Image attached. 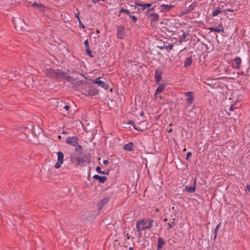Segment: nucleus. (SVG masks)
<instances>
[{
	"instance_id": "nucleus-1",
	"label": "nucleus",
	"mask_w": 250,
	"mask_h": 250,
	"mask_svg": "<svg viewBox=\"0 0 250 250\" xmlns=\"http://www.w3.org/2000/svg\"><path fill=\"white\" fill-rule=\"evenodd\" d=\"M71 162L76 165L84 167L89 162V159L86 154H81L77 156L75 154H71L70 156Z\"/></svg>"
},
{
	"instance_id": "nucleus-2",
	"label": "nucleus",
	"mask_w": 250,
	"mask_h": 250,
	"mask_svg": "<svg viewBox=\"0 0 250 250\" xmlns=\"http://www.w3.org/2000/svg\"><path fill=\"white\" fill-rule=\"evenodd\" d=\"M57 103L56 110L64 116L67 115L69 113V110L70 106L68 105H66L65 103L62 101L58 100Z\"/></svg>"
},
{
	"instance_id": "nucleus-3",
	"label": "nucleus",
	"mask_w": 250,
	"mask_h": 250,
	"mask_svg": "<svg viewBox=\"0 0 250 250\" xmlns=\"http://www.w3.org/2000/svg\"><path fill=\"white\" fill-rule=\"evenodd\" d=\"M66 143L74 146L77 152L82 149V146L79 144V138L77 136L69 137L66 140Z\"/></svg>"
},
{
	"instance_id": "nucleus-4",
	"label": "nucleus",
	"mask_w": 250,
	"mask_h": 250,
	"mask_svg": "<svg viewBox=\"0 0 250 250\" xmlns=\"http://www.w3.org/2000/svg\"><path fill=\"white\" fill-rule=\"evenodd\" d=\"M153 222V220L150 221L149 224L147 226H145L146 220L144 219L137 221L136 222L137 231L138 232H141L142 230L150 229L152 227V223Z\"/></svg>"
},
{
	"instance_id": "nucleus-5",
	"label": "nucleus",
	"mask_w": 250,
	"mask_h": 250,
	"mask_svg": "<svg viewBox=\"0 0 250 250\" xmlns=\"http://www.w3.org/2000/svg\"><path fill=\"white\" fill-rule=\"evenodd\" d=\"M30 6L34 8L35 10H38L39 12L42 13L44 16H45V12L50 10V8L44 6L40 2H34L31 4Z\"/></svg>"
},
{
	"instance_id": "nucleus-6",
	"label": "nucleus",
	"mask_w": 250,
	"mask_h": 250,
	"mask_svg": "<svg viewBox=\"0 0 250 250\" xmlns=\"http://www.w3.org/2000/svg\"><path fill=\"white\" fill-rule=\"evenodd\" d=\"M154 9L153 7L152 9H150L147 10L146 15L147 17L150 19L151 24L154 25L155 23L159 21V16L158 14L156 13H151V11Z\"/></svg>"
},
{
	"instance_id": "nucleus-7",
	"label": "nucleus",
	"mask_w": 250,
	"mask_h": 250,
	"mask_svg": "<svg viewBox=\"0 0 250 250\" xmlns=\"http://www.w3.org/2000/svg\"><path fill=\"white\" fill-rule=\"evenodd\" d=\"M98 90L96 87L90 86L85 90L84 94L87 96H93L98 94Z\"/></svg>"
},
{
	"instance_id": "nucleus-8",
	"label": "nucleus",
	"mask_w": 250,
	"mask_h": 250,
	"mask_svg": "<svg viewBox=\"0 0 250 250\" xmlns=\"http://www.w3.org/2000/svg\"><path fill=\"white\" fill-rule=\"evenodd\" d=\"M150 127V125L147 124L146 121H143L139 123L137 125H134V128L137 130L144 131Z\"/></svg>"
},
{
	"instance_id": "nucleus-9",
	"label": "nucleus",
	"mask_w": 250,
	"mask_h": 250,
	"mask_svg": "<svg viewBox=\"0 0 250 250\" xmlns=\"http://www.w3.org/2000/svg\"><path fill=\"white\" fill-rule=\"evenodd\" d=\"M58 162L55 164V168L58 169L60 168L63 163L64 155L62 151H59L57 153Z\"/></svg>"
},
{
	"instance_id": "nucleus-10",
	"label": "nucleus",
	"mask_w": 250,
	"mask_h": 250,
	"mask_svg": "<svg viewBox=\"0 0 250 250\" xmlns=\"http://www.w3.org/2000/svg\"><path fill=\"white\" fill-rule=\"evenodd\" d=\"M185 95L188 97L186 100L187 106H189L193 103L194 99L193 92L190 91L186 92Z\"/></svg>"
},
{
	"instance_id": "nucleus-11",
	"label": "nucleus",
	"mask_w": 250,
	"mask_h": 250,
	"mask_svg": "<svg viewBox=\"0 0 250 250\" xmlns=\"http://www.w3.org/2000/svg\"><path fill=\"white\" fill-rule=\"evenodd\" d=\"M100 79L101 78L98 77L96 79L92 80V81L94 83L98 84L99 86H100L104 89L107 90L109 87L108 84L102 81Z\"/></svg>"
},
{
	"instance_id": "nucleus-12",
	"label": "nucleus",
	"mask_w": 250,
	"mask_h": 250,
	"mask_svg": "<svg viewBox=\"0 0 250 250\" xmlns=\"http://www.w3.org/2000/svg\"><path fill=\"white\" fill-rule=\"evenodd\" d=\"M117 36L118 38L123 39L125 36V28L120 25L117 27Z\"/></svg>"
},
{
	"instance_id": "nucleus-13",
	"label": "nucleus",
	"mask_w": 250,
	"mask_h": 250,
	"mask_svg": "<svg viewBox=\"0 0 250 250\" xmlns=\"http://www.w3.org/2000/svg\"><path fill=\"white\" fill-rule=\"evenodd\" d=\"M67 76V72L61 69H56V79H63Z\"/></svg>"
},
{
	"instance_id": "nucleus-14",
	"label": "nucleus",
	"mask_w": 250,
	"mask_h": 250,
	"mask_svg": "<svg viewBox=\"0 0 250 250\" xmlns=\"http://www.w3.org/2000/svg\"><path fill=\"white\" fill-rule=\"evenodd\" d=\"M196 179L195 178L194 179L193 184L192 186L189 187L186 186L185 187V190L189 193H194L196 190Z\"/></svg>"
},
{
	"instance_id": "nucleus-15",
	"label": "nucleus",
	"mask_w": 250,
	"mask_h": 250,
	"mask_svg": "<svg viewBox=\"0 0 250 250\" xmlns=\"http://www.w3.org/2000/svg\"><path fill=\"white\" fill-rule=\"evenodd\" d=\"M46 73L48 77L51 78H56V69H47L46 70Z\"/></svg>"
},
{
	"instance_id": "nucleus-16",
	"label": "nucleus",
	"mask_w": 250,
	"mask_h": 250,
	"mask_svg": "<svg viewBox=\"0 0 250 250\" xmlns=\"http://www.w3.org/2000/svg\"><path fill=\"white\" fill-rule=\"evenodd\" d=\"M173 7V5L162 4L160 6V10L162 12H167Z\"/></svg>"
},
{
	"instance_id": "nucleus-17",
	"label": "nucleus",
	"mask_w": 250,
	"mask_h": 250,
	"mask_svg": "<svg viewBox=\"0 0 250 250\" xmlns=\"http://www.w3.org/2000/svg\"><path fill=\"white\" fill-rule=\"evenodd\" d=\"M162 72L161 70L157 69L155 72V79L157 83H159L162 79Z\"/></svg>"
},
{
	"instance_id": "nucleus-18",
	"label": "nucleus",
	"mask_w": 250,
	"mask_h": 250,
	"mask_svg": "<svg viewBox=\"0 0 250 250\" xmlns=\"http://www.w3.org/2000/svg\"><path fill=\"white\" fill-rule=\"evenodd\" d=\"M234 61L235 62V63H233V67L235 68L238 69L240 68L241 66V59L240 58L237 57L234 58Z\"/></svg>"
},
{
	"instance_id": "nucleus-19",
	"label": "nucleus",
	"mask_w": 250,
	"mask_h": 250,
	"mask_svg": "<svg viewBox=\"0 0 250 250\" xmlns=\"http://www.w3.org/2000/svg\"><path fill=\"white\" fill-rule=\"evenodd\" d=\"M93 178L98 180L100 182L104 183L106 182L107 178L106 176H101L98 175H95L93 176Z\"/></svg>"
},
{
	"instance_id": "nucleus-20",
	"label": "nucleus",
	"mask_w": 250,
	"mask_h": 250,
	"mask_svg": "<svg viewBox=\"0 0 250 250\" xmlns=\"http://www.w3.org/2000/svg\"><path fill=\"white\" fill-rule=\"evenodd\" d=\"M209 30L211 32H215L217 33H220L223 31V27L222 26H218L214 27H210L208 28Z\"/></svg>"
},
{
	"instance_id": "nucleus-21",
	"label": "nucleus",
	"mask_w": 250,
	"mask_h": 250,
	"mask_svg": "<svg viewBox=\"0 0 250 250\" xmlns=\"http://www.w3.org/2000/svg\"><path fill=\"white\" fill-rule=\"evenodd\" d=\"M135 6H134V10L136 9V5H138V6L142 7V10H144L146 8H149V7H150L151 6V3L141 4V3H138V2H135Z\"/></svg>"
},
{
	"instance_id": "nucleus-22",
	"label": "nucleus",
	"mask_w": 250,
	"mask_h": 250,
	"mask_svg": "<svg viewBox=\"0 0 250 250\" xmlns=\"http://www.w3.org/2000/svg\"><path fill=\"white\" fill-rule=\"evenodd\" d=\"M132 148H133V143L131 142H130L128 144H125L123 146V148L125 150H129V151L132 150Z\"/></svg>"
},
{
	"instance_id": "nucleus-23",
	"label": "nucleus",
	"mask_w": 250,
	"mask_h": 250,
	"mask_svg": "<svg viewBox=\"0 0 250 250\" xmlns=\"http://www.w3.org/2000/svg\"><path fill=\"white\" fill-rule=\"evenodd\" d=\"M239 107V105L236 102L233 104H232L230 105L229 108V111L230 112L233 111L234 110H236L238 109Z\"/></svg>"
},
{
	"instance_id": "nucleus-24",
	"label": "nucleus",
	"mask_w": 250,
	"mask_h": 250,
	"mask_svg": "<svg viewBox=\"0 0 250 250\" xmlns=\"http://www.w3.org/2000/svg\"><path fill=\"white\" fill-rule=\"evenodd\" d=\"M166 87V85L164 84H160L159 86L157 87L156 91V94H160L161 93L163 90Z\"/></svg>"
},
{
	"instance_id": "nucleus-25",
	"label": "nucleus",
	"mask_w": 250,
	"mask_h": 250,
	"mask_svg": "<svg viewBox=\"0 0 250 250\" xmlns=\"http://www.w3.org/2000/svg\"><path fill=\"white\" fill-rule=\"evenodd\" d=\"M165 243V241L163 240L162 238L160 237L158 240V245H157V249L158 250L161 249L162 248L163 245Z\"/></svg>"
},
{
	"instance_id": "nucleus-26",
	"label": "nucleus",
	"mask_w": 250,
	"mask_h": 250,
	"mask_svg": "<svg viewBox=\"0 0 250 250\" xmlns=\"http://www.w3.org/2000/svg\"><path fill=\"white\" fill-rule=\"evenodd\" d=\"M192 62V60L191 58H188L185 61L184 66L187 67L189 66Z\"/></svg>"
},
{
	"instance_id": "nucleus-27",
	"label": "nucleus",
	"mask_w": 250,
	"mask_h": 250,
	"mask_svg": "<svg viewBox=\"0 0 250 250\" xmlns=\"http://www.w3.org/2000/svg\"><path fill=\"white\" fill-rule=\"evenodd\" d=\"M197 2L195 1H194L192 2L191 5L187 8V11L188 13L190 12L196 6H197Z\"/></svg>"
},
{
	"instance_id": "nucleus-28",
	"label": "nucleus",
	"mask_w": 250,
	"mask_h": 250,
	"mask_svg": "<svg viewBox=\"0 0 250 250\" xmlns=\"http://www.w3.org/2000/svg\"><path fill=\"white\" fill-rule=\"evenodd\" d=\"M109 201L108 198H104L98 204V206L100 207H103Z\"/></svg>"
},
{
	"instance_id": "nucleus-29",
	"label": "nucleus",
	"mask_w": 250,
	"mask_h": 250,
	"mask_svg": "<svg viewBox=\"0 0 250 250\" xmlns=\"http://www.w3.org/2000/svg\"><path fill=\"white\" fill-rule=\"evenodd\" d=\"M174 45L173 43H171L168 45H166V46H165L163 47H160L161 49H163V48H165L166 49H167V50H168V51L169 50H170L171 49H172Z\"/></svg>"
},
{
	"instance_id": "nucleus-30",
	"label": "nucleus",
	"mask_w": 250,
	"mask_h": 250,
	"mask_svg": "<svg viewBox=\"0 0 250 250\" xmlns=\"http://www.w3.org/2000/svg\"><path fill=\"white\" fill-rule=\"evenodd\" d=\"M122 13H124L126 14H127V15L129 16L130 15V12L128 10H127V9H124V8H122L120 11V14H121Z\"/></svg>"
},
{
	"instance_id": "nucleus-31",
	"label": "nucleus",
	"mask_w": 250,
	"mask_h": 250,
	"mask_svg": "<svg viewBox=\"0 0 250 250\" xmlns=\"http://www.w3.org/2000/svg\"><path fill=\"white\" fill-rule=\"evenodd\" d=\"M85 52H86V54L88 55L89 57H90L91 58H92L93 57V55H92V53H91V52L90 50V48H88V49H85Z\"/></svg>"
},
{
	"instance_id": "nucleus-32",
	"label": "nucleus",
	"mask_w": 250,
	"mask_h": 250,
	"mask_svg": "<svg viewBox=\"0 0 250 250\" xmlns=\"http://www.w3.org/2000/svg\"><path fill=\"white\" fill-rule=\"evenodd\" d=\"M175 219H173V221L171 222V223H168V229H170L171 228H172L173 226L175 225V222H174Z\"/></svg>"
},
{
	"instance_id": "nucleus-33",
	"label": "nucleus",
	"mask_w": 250,
	"mask_h": 250,
	"mask_svg": "<svg viewBox=\"0 0 250 250\" xmlns=\"http://www.w3.org/2000/svg\"><path fill=\"white\" fill-rule=\"evenodd\" d=\"M64 79H66L68 81H73L75 80V79L73 77L68 76L67 73V76L66 77H65Z\"/></svg>"
},
{
	"instance_id": "nucleus-34",
	"label": "nucleus",
	"mask_w": 250,
	"mask_h": 250,
	"mask_svg": "<svg viewBox=\"0 0 250 250\" xmlns=\"http://www.w3.org/2000/svg\"><path fill=\"white\" fill-rule=\"evenodd\" d=\"M221 11L220 10L216 9L212 13L213 16H216L220 13Z\"/></svg>"
},
{
	"instance_id": "nucleus-35",
	"label": "nucleus",
	"mask_w": 250,
	"mask_h": 250,
	"mask_svg": "<svg viewBox=\"0 0 250 250\" xmlns=\"http://www.w3.org/2000/svg\"><path fill=\"white\" fill-rule=\"evenodd\" d=\"M189 34V32L188 31H187V32H183L182 34V39H185L186 38L187 36Z\"/></svg>"
},
{
	"instance_id": "nucleus-36",
	"label": "nucleus",
	"mask_w": 250,
	"mask_h": 250,
	"mask_svg": "<svg viewBox=\"0 0 250 250\" xmlns=\"http://www.w3.org/2000/svg\"><path fill=\"white\" fill-rule=\"evenodd\" d=\"M83 44L84 45L85 49H87V48L88 49V48H89V42H88V40H86L84 42Z\"/></svg>"
},
{
	"instance_id": "nucleus-37",
	"label": "nucleus",
	"mask_w": 250,
	"mask_h": 250,
	"mask_svg": "<svg viewBox=\"0 0 250 250\" xmlns=\"http://www.w3.org/2000/svg\"><path fill=\"white\" fill-rule=\"evenodd\" d=\"M129 17H130V18H131L132 19V20L134 22H135L137 20V18L136 16H132V15H129Z\"/></svg>"
},
{
	"instance_id": "nucleus-38",
	"label": "nucleus",
	"mask_w": 250,
	"mask_h": 250,
	"mask_svg": "<svg viewBox=\"0 0 250 250\" xmlns=\"http://www.w3.org/2000/svg\"><path fill=\"white\" fill-rule=\"evenodd\" d=\"M96 171L99 173H104V171H102L101 170V167H96Z\"/></svg>"
},
{
	"instance_id": "nucleus-39",
	"label": "nucleus",
	"mask_w": 250,
	"mask_h": 250,
	"mask_svg": "<svg viewBox=\"0 0 250 250\" xmlns=\"http://www.w3.org/2000/svg\"><path fill=\"white\" fill-rule=\"evenodd\" d=\"M14 27H15V28L17 30H19V28H20L21 29V31H24V29H22V28L21 27H20L19 25H14Z\"/></svg>"
},
{
	"instance_id": "nucleus-40",
	"label": "nucleus",
	"mask_w": 250,
	"mask_h": 250,
	"mask_svg": "<svg viewBox=\"0 0 250 250\" xmlns=\"http://www.w3.org/2000/svg\"><path fill=\"white\" fill-rule=\"evenodd\" d=\"M79 25L81 28H85L84 25L83 24V23L82 22L81 20L79 21Z\"/></svg>"
},
{
	"instance_id": "nucleus-41",
	"label": "nucleus",
	"mask_w": 250,
	"mask_h": 250,
	"mask_svg": "<svg viewBox=\"0 0 250 250\" xmlns=\"http://www.w3.org/2000/svg\"><path fill=\"white\" fill-rule=\"evenodd\" d=\"M192 156V153L190 152H188L187 154L186 159H188L189 157Z\"/></svg>"
},
{
	"instance_id": "nucleus-42",
	"label": "nucleus",
	"mask_w": 250,
	"mask_h": 250,
	"mask_svg": "<svg viewBox=\"0 0 250 250\" xmlns=\"http://www.w3.org/2000/svg\"><path fill=\"white\" fill-rule=\"evenodd\" d=\"M220 224H218L216 228L215 229V238H216V234H217V230H218V229H219V225H220Z\"/></svg>"
},
{
	"instance_id": "nucleus-43",
	"label": "nucleus",
	"mask_w": 250,
	"mask_h": 250,
	"mask_svg": "<svg viewBox=\"0 0 250 250\" xmlns=\"http://www.w3.org/2000/svg\"><path fill=\"white\" fill-rule=\"evenodd\" d=\"M246 188V190H248L249 194H250V186L249 184H247Z\"/></svg>"
},
{
	"instance_id": "nucleus-44",
	"label": "nucleus",
	"mask_w": 250,
	"mask_h": 250,
	"mask_svg": "<svg viewBox=\"0 0 250 250\" xmlns=\"http://www.w3.org/2000/svg\"><path fill=\"white\" fill-rule=\"evenodd\" d=\"M128 124L132 125L133 126L135 125L134 124V122L133 121H129L128 122Z\"/></svg>"
},
{
	"instance_id": "nucleus-45",
	"label": "nucleus",
	"mask_w": 250,
	"mask_h": 250,
	"mask_svg": "<svg viewBox=\"0 0 250 250\" xmlns=\"http://www.w3.org/2000/svg\"><path fill=\"white\" fill-rule=\"evenodd\" d=\"M75 17H76L77 19H78V21H80V20L79 13H77L75 14Z\"/></svg>"
},
{
	"instance_id": "nucleus-46",
	"label": "nucleus",
	"mask_w": 250,
	"mask_h": 250,
	"mask_svg": "<svg viewBox=\"0 0 250 250\" xmlns=\"http://www.w3.org/2000/svg\"><path fill=\"white\" fill-rule=\"evenodd\" d=\"M103 163L104 165H107L108 163V160H104Z\"/></svg>"
},
{
	"instance_id": "nucleus-47",
	"label": "nucleus",
	"mask_w": 250,
	"mask_h": 250,
	"mask_svg": "<svg viewBox=\"0 0 250 250\" xmlns=\"http://www.w3.org/2000/svg\"><path fill=\"white\" fill-rule=\"evenodd\" d=\"M226 11H229V12H233L234 10L232 9H227Z\"/></svg>"
},
{
	"instance_id": "nucleus-48",
	"label": "nucleus",
	"mask_w": 250,
	"mask_h": 250,
	"mask_svg": "<svg viewBox=\"0 0 250 250\" xmlns=\"http://www.w3.org/2000/svg\"><path fill=\"white\" fill-rule=\"evenodd\" d=\"M62 133L63 134H66L68 133V132H67L66 131H62Z\"/></svg>"
},
{
	"instance_id": "nucleus-49",
	"label": "nucleus",
	"mask_w": 250,
	"mask_h": 250,
	"mask_svg": "<svg viewBox=\"0 0 250 250\" xmlns=\"http://www.w3.org/2000/svg\"><path fill=\"white\" fill-rule=\"evenodd\" d=\"M127 239H130V235L128 233L127 234Z\"/></svg>"
},
{
	"instance_id": "nucleus-50",
	"label": "nucleus",
	"mask_w": 250,
	"mask_h": 250,
	"mask_svg": "<svg viewBox=\"0 0 250 250\" xmlns=\"http://www.w3.org/2000/svg\"><path fill=\"white\" fill-rule=\"evenodd\" d=\"M172 131V128H170L169 130H168V132H171Z\"/></svg>"
},
{
	"instance_id": "nucleus-51",
	"label": "nucleus",
	"mask_w": 250,
	"mask_h": 250,
	"mask_svg": "<svg viewBox=\"0 0 250 250\" xmlns=\"http://www.w3.org/2000/svg\"><path fill=\"white\" fill-rule=\"evenodd\" d=\"M108 172H109L108 171H107V172H105L104 171V173H101V174H106V173H107V174H108Z\"/></svg>"
},
{
	"instance_id": "nucleus-52",
	"label": "nucleus",
	"mask_w": 250,
	"mask_h": 250,
	"mask_svg": "<svg viewBox=\"0 0 250 250\" xmlns=\"http://www.w3.org/2000/svg\"><path fill=\"white\" fill-rule=\"evenodd\" d=\"M155 210H156V212H158V211H159V208H156L155 209Z\"/></svg>"
},
{
	"instance_id": "nucleus-53",
	"label": "nucleus",
	"mask_w": 250,
	"mask_h": 250,
	"mask_svg": "<svg viewBox=\"0 0 250 250\" xmlns=\"http://www.w3.org/2000/svg\"><path fill=\"white\" fill-rule=\"evenodd\" d=\"M8 78L10 80H13V79L12 78V77H10V76L8 77Z\"/></svg>"
},
{
	"instance_id": "nucleus-54",
	"label": "nucleus",
	"mask_w": 250,
	"mask_h": 250,
	"mask_svg": "<svg viewBox=\"0 0 250 250\" xmlns=\"http://www.w3.org/2000/svg\"><path fill=\"white\" fill-rule=\"evenodd\" d=\"M129 250H133V247H130Z\"/></svg>"
},
{
	"instance_id": "nucleus-55",
	"label": "nucleus",
	"mask_w": 250,
	"mask_h": 250,
	"mask_svg": "<svg viewBox=\"0 0 250 250\" xmlns=\"http://www.w3.org/2000/svg\"><path fill=\"white\" fill-rule=\"evenodd\" d=\"M92 1L94 2V3H96L97 1H96V0H92Z\"/></svg>"
},
{
	"instance_id": "nucleus-56",
	"label": "nucleus",
	"mask_w": 250,
	"mask_h": 250,
	"mask_svg": "<svg viewBox=\"0 0 250 250\" xmlns=\"http://www.w3.org/2000/svg\"><path fill=\"white\" fill-rule=\"evenodd\" d=\"M106 0H101V1H106ZM97 1H101V0H96Z\"/></svg>"
},
{
	"instance_id": "nucleus-57",
	"label": "nucleus",
	"mask_w": 250,
	"mask_h": 250,
	"mask_svg": "<svg viewBox=\"0 0 250 250\" xmlns=\"http://www.w3.org/2000/svg\"><path fill=\"white\" fill-rule=\"evenodd\" d=\"M227 113H228L229 116H231V115L230 112H227Z\"/></svg>"
},
{
	"instance_id": "nucleus-58",
	"label": "nucleus",
	"mask_w": 250,
	"mask_h": 250,
	"mask_svg": "<svg viewBox=\"0 0 250 250\" xmlns=\"http://www.w3.org/2000/svg\"><path fill=\"white\" fill-rule=\"evenodd\" d=\"M138 11H143V10H142V8L138 9Z\"/></svg>"
},
{
	"instance_id": "nucleus-59",
	"label": "nucleus",
	"mask_w": 250,
	"mask_h": 250,
	"mask_svg": "<svg viewBox=\"0 0 250 250\" xmlns=\"http://www.w3.org/2000/svg\"><path fill=\"white\" fill-rule=\"evenodd\" d=\"M183 40V39H182V38L181 40H180V41H180V42H182Z\"/></svg>"
},
{
	"instance_id": "nucleus-60",
	"label": "nucleus",
	"mask_w": 250,
	"mask_h": 250,
	"mask_svg": "<svg viewBox=\"0 0 250 250\" xmlns=\"http://www.w3.org/2000/svg\"><path fill=\"white\" fill-rule=\"evenodd\" d=\"M80 75H81V76H83V77H84L83 74H82V73H80Z\"/></svg>"
},
{
	"instance_id": "nucleus-61",
	"label": "nucleus",
	"mask_w": 250,
	"mask_h": 250,
	"mask_svg": "<svg viewBox=\"0 0 250 250\" xmlns=\"http://www.w3.org/2000/svg\"><path fill=\"white\" fill-rule=\"evenodd\" d=\"M167 219H165L164 221V222H166V221H167Z\"/></svg>"
},
{
	"instance_id": "nucleus-62",
	"label": "nucleus",
	"mask_w": 250,
	"mask_h": 250,
	"mask_svg": "<svg viewBox=\"0 0 250 250\" xmlns=\"http://www.w3.org/2000/svg\"><path fill=\"white\" fill-rule=\"evenodd\" d=\"M25 84L27 86H28V84L26 83V82H25Z\"/></svg>"
},
{
	"instance_id": "nucleus-63",
	"label": "nucleus",
	"mask_w": 250,
	"mask_h": 250,
	"mask_svg": "<svg viewBox=\"0 0 250 250\" xmlns=\"http://www.w3.org/2000/svg\"><path fill=\"white\" fill-rule=\"evenodd\" d=\"M186 150H187V149H186V148H185V149H184V150H183V151H186Z\"/></svg>"
},
{
	"instance_id": "nucleus-64",
	"label": "nucleus",
	"mask_w": 250,
	"mask_h": 250,
	"mask_svg": "<svg viewBox=\"0 0 250 250\" xmlns=\"http://www.w3.org/2000/svg\"><path fill=\"white\" fill-rule=\"evenodd\" d=\"M97 32L98 33H99V30H97Z\"/></svg>"
}]
</instances>
